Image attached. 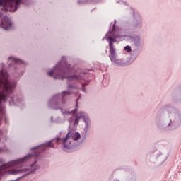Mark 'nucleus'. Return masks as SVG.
<instances>
[{"mask_svg": "<svg viewBox=\"0 0 181 181\" xmlns=\"http://www.w3.org/2000/svg\"><path fill=\"white\" fill-rule=\"evenodd\" d=\"M71 73V65L64 62L62 65V62H58L55 67L47 73L49 77H53L54 80H64L65 78L68 81H73V80H84L86 72H80L78 75L74 74L72 76H68Z\"/></svg>", "mask_w": 181, "mask_h": 181, "instance_id": "nucleus-1", "label": "nucleus"}, {"mask_svg": "<svg viewBox=\"0 0 181 181\" xmlns=\"http://www.w3.org/2000/svg\"><path fill=\"white\" fill-rule=\"evenodd\" d=\"M114 22L115 23L112 25V30L110 29L109 32L105 35V37H104L103 40H104V39H106V40L109 42V57L112 63H114L117 66H122V60L117 59V54H115V48H114V43L117 42L115 39H119V40H124V37H128V35H117V28L115 27L117 20H115Z\"/></svg>", "mask_w": 181, "mask_h": 181, "instance_id": "nucleus-2", "label": "nucleus"}, {"mask_svg": "<svg viewBox=\"0 0 181 181\" xmlns=\"http://www.w3.org/2000/svg\"><path fill=\"white\" fill-rule=\"evenodd\" d=\"M1 70H0V105L2 101H6L7 97H11V103L13 102V88L16 87V82L15 81H9L8 78L5 77V72L4 71V65L2 64Z\"/></svg>", "mask_w": 181, "mask_h": 181, "instance_id": "nucleus-3", "label": "nucleus"}, {"mask_svg": "<svg viewBox=\"0 0 181 181\" xmlns=\"http://www.w3.org/2000/svg\"><path fill=\"white\" fill-rule=\"evenodd\" d=\"M71 138H72L74 141H78V139L81 138V135H80V133L78 132L71 133L69 132L66 135V137L54 139L47 143L42 144L41 148H43L42 151H45L47 148H54L55 145H60L62 144L64 151H70V149H71Z\"/></svg>", "mask_w": 181, "mask_h": 181, "instance_id": "nucleus-4", "label": "nucleus"}, {"mask_svg": "<svg viewBox=\"0 0 181 181\" xmlns=\"http://www.w3.org/2000/svg\"><path fill=\"white\" fill-rule=\"evenodd\" d=\"M70 90H64L61 93H58L52 97L49 100L48 105L52 110H62L63 104H66L67 96L70 95Z\"/></svg>", "mask_w": 181, "mask_h": 181, "instance_id": "nucleus-5", "label": "nucleus"}, {"mask_svg": "<svg viewBox=\"0 0 181 181\" xmlns=\"http://www.w3.org/2000/svg\"><path fill=\"white\" fill-rule=\"evenodd\" d=\"M40 166L37 164V161H35L33 164L30 165V168H23V169H11L7 170L8 175H22L25 173L23 176H28V175H30L32 172H35V170H37Z\"/></svg>", "mask_w": 181, "mask_h": 181, "instance_id": "nucleus-6", "label": "nucleus"}, {"mask_svg": "<svg viewBox=\"0 0 181 181\" xmlns=\"http://www.w3.org/2000/svg\"><path fill=\"white\" fill-rule=\"evenodd\" d=\"M82 118L85 122V129L88 131V124H90V119H88V116L83 112H81L75 115L74 125H78V122L80 119Z\"/></svg>", "mask_w": 181, "mask_h": 181, "instance_id": "nucleus-7", "label": "nucleus"}, {"mask_svg": "<svg viewBox=\"0 0 181 181\" xmlns=\"http://www.w3.org/2000/svg\"><path fill=\"white\" fill-rule=\"evenodd\" d=\"M4 6L10 8V12H16L19 9V1L18 0H4Z\"/></svg>", "mask_w": 181, "mask_h": 181, "instance_id": "nucleus-8", "label": "nucleus"}, {"mask_svg": "<svg viewBox=\"0 0 181 181\" xmlns=\"http://www.w3.org/2000/svg\"><path fill=\"white\" fill-rule=\"evenodd\" d=\"M4 30H9L11 28H12V22H11V19L9 17L4 16L1 18V24L0 25Z\"/></svg>", "mask_w": 181, "mask_h": 181, "instance_id": "nucleus-9", "label": "nucleus"}, {"mask_svg": "<svg viewBox=\"0 0 181 181\" xmlns=\"http://www.w3.org/2000/svg\"><path fill=\"white\" fill-rule=\"evenodd\" d=\"M180 125V123H177L176 120H175L173 122H172V120H170V122L168 124V127H171L169 129H175V128H177Z\"/></svg>", "mask_w": 181, "mask_h": 181, "instance_id": "nucleus-10", "label": "nucleus"}, {"mask_svg": "<svg viewBox=\"0 0 181 181\" xmlns=\"http://www.w3.org/2000/svg\"><path fill=\"white\" fill-rule=\"evenodd\" d=\"M8 59H11L16 64H25V62L21 60L20 59L18 58H13L12 57H9Z\"/></svg>", "mask_w": 181, "mask_h": 181, "instance_id": "nucleus-11", "label": "nucleus"}, {"mask_svg": "<svg viewBox=\"0 0 181 181\" xmlns=\"http://www.w3.org/2000/svg\"><path fill=\"white\" fill-rule=\"evenodd\" d=\"M80 98H81V96H79L76 100V108L74 110H73L71 112H72L73 114H77V108H78V100H80Z\"/></svg>", "mask_w": 181, "mask_h": 181, "instance_id": "nucleus-12", "label": "nucleus"}, {"mask_svg": "<svg viewBox=\"0 0 181 181\" xmlns=\"http://www.w3.org/2000/svg\"><path fill=\"white\" fill-rule=\"evenodd\" d=\"M124 50L125 52H127V53H131V52L132 51V49L129 45H127L126 47H124Z\"/></svg>", "mask_w": 181, "mask_h": 181, "instance_id": "nucleus-13", "label": "nucleus"}, {"mask_svg": "<svg viewBox=\"0 0 181 181\" xmlns=\"http://www.w3.org/2000/svg\"><path fill=\"white\" fill-rule=\"evenodd\" d=\"M67 88H68L69 90H70V89L76 90L77 86H74L73 84L69 83V84L68 85Z\"/></svg>", "mask_w": 181, "mask_h": 181, "instance_id": "nucleus-14", "label": "nucleus"}, {"mask_svg": "<svg viewBox=\"0 0 181 181\" xmlns=\"http://www.w3.org/2000/svg\"><path fill=\"white\" fill-rule=\"evenodd\" d=\"M5 4V1L4 0H0V6H4Z\"/></svg>", "mask_w": 181, "mask_h": 181, "instance_id": "nucleus-15", "label": "nucleus"}, {"mask_svg": "<svg viewBox=\"0 0 181 181\" xmlns=\"http://www.w3.org/2000/svg\"><path fill=\"white\" fill-rule=\"evenodd\" d=\"M174 110H175V109H173V107H168V111L169 112H172L173 111H174Z\"/></svg>", "mask_w": 181, "mask_h": 181, "instance_id": "nucleus-16", "label": "nucleus"}, {"mask_svg": "<svg viewBox=\"0 0 181 181\" xmlns=\"http://www.w3.org/2000/svg\"><path fill=\"white\" fill-rule=\"evenodd\" d=\"M86 84L82 83V87H83L82 90L83 91H86V88H84V87H86Z\"/></svg>", "mask_w": 181, "mask_h": 181, "instance_id": "nucleus-17", "label": "nucleus"}, {"mask_svg": "<svg viewBox=\"0 0 181 181\" xmlns=\"http://www.w3.org/2000/svg\"><path fill=\"white\" fill-rule=\"evenodd\" d=\"M17 1H19V6H21V2H22V0H17Z\"/></svg>", "mask_w": 181, "mask_h": 181, "instance_id": "nucleus-18", "label": "nucleus"}, {"mask_svg": "<svg viewBox=\"0 0 181 181\" xmlns=\"http://www.w3.org/2000/svg\"><path fill=\"white\" fill-rule=\"evenodd\" d=\"M115 181H119V180H115Z\"/></svg>", "mask_w": 181, "mask_h": 181, "instance_id": "nucleus-19", "label": "nucleus"}]
</instances>
